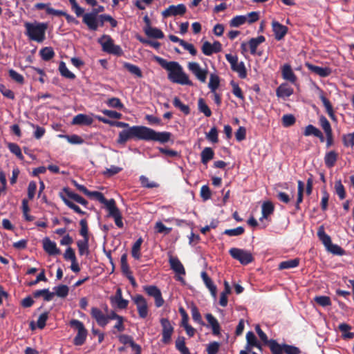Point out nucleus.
Listing matches in <instances>:
<instances>
[{"instance_id":"nucleus-40","label":"nucleus","mask_w":354,"mask_h":354,"mask_svg":"<svg viewBox=\"0 0 354 354\" xmlns=\"http://www.w3.org/2000/svg\"><path fill=\"white\" fill-rule=\"evenodd\" d=\"M142 239L139 238L133 244L131 250V255L136 259H139L141 257L140 252L141 245L142 243Z\"/></svg>"},{"instance_id":"nucleus-13","label":"nucleus","mask_w":354,"mask_h":354,"mask_svg":"<svg viewBox=\"0 0 354 354\" xmlns=\"http://www.w3.org/2000/svg\"><path fill=\"white\" fill-rule=\"evenodd\" d=\"M134 304L136 305L139 317L145 319L147 317L149 310L147 300L141 295H137L133 298Z\"/></svg>"},{"instance_id":"nucleus-15","label":"nucleus","mask_w":354,"mask_h":354,"mask_svg":"<svg viewBox=\"0 0 354 354\" xmlns=\"http://www.w3.org/2000/svg\"><path fill=\"white\" fill-rule=\"evenodd\" d=\"M319 97L321 101L323 103L324 106L325 107L326 112L328 113V116L331 120L336 121L337 118L335 115V111L333 110V106L328 98L325 96L324 92L322 90H319Z\"/></svg>"},{"instance_id":"nucleus-31","label":"nucleus","mask_w":354,"mask_h":354,"mask_svg":"<svg viewBox=\"0 0 354 354\" xmlns=\"http://www.w3.org/2000/svg\"><path fill=\"white\" fill-rule=\"evenodd\" d=\"M317 236L326 248L332 243L330 236L325 232L324 227L322 225L318 229Z\"/></svg>"},{"instance_id":"nucleus-25","label":"nucleus","mask_w":354,"mask_h":354,"mask_svg":"<svg viewBox=\"0 0 354 354\" xmlns=\"http://www.w3.org/2000/svg\"><path fill=\"white\" fill-rule=\"evenodd\" d=\"M93 122V120L91 117L85 115V114H78L75 115L73 119L72 123L73 124L78 125H91Z\"/></svg>"},{"instance_id":"nucleus-50","label":"nucleus","mask_w":354,"mask_h":354,"mask_svg":"<svg viewBox=\"0 0 354 354\" xmlns=\"http://www.w3.org/2000/svg\"><path fill=\"white\" fill-rule=\"evenodd\" d=\"M314 301L320 306L326 307L331 305V301L329 297L324 295L316 296Z\"/></svg>"},{"instance_id":"nucleus-18","label":"nucleus","mask_w":354,"mask_h":354,"mask_svg":"<svg viewBox=\"0 0 354 354\" xmlns=\"http://www.w3.org/2000/svg\"><path fill=\"white\" fill-rule=\"evenodd\" d=\"M43 248L49 255H57L60 254V250L57 248L56 243L50 241L48 237L43 240Z\"/></svg>"},{"instance_id":"nucleus-16","label":"nucleus","mask_w":354,"mask_h":354,"mask_svg":"<svg viewBox=\"0 0 354 354\" xmlns=\"http://www.w3.org/2000/svg\"><path fill=\"white\" fill-rule=\"evenodd\" d=\"M169 263L171 269L173 270L176 274L180 275L185 274V270L184 268V266L177 257L170 255L169 259Z\"/></svg>"},{"instance_id":"nucleus-36","label":"nucleus","mask_w":354,"mask_h":354,"mask_svg":"<svg viewBox=\"0 0 354 354\" xmlns=\"http://www.w3.org/2000/svg\"><path fill=\"white\" fill-rule=\"evenodd\" d=\"M39 55L44 61H49L55 56V52L52 47H44L39 51Z\"/></svg>"},{"instance_id":"nucleus-55","label":"nucleus","mask_w":354,"mask_h":354,"mask_svg":"<svg viewBox=\"0 0 354 354\" xmlns=\"http://www.w3.org/2000/svg\"><path fill=\"white\" fill-rule=\"evenodd\" d=\"M106 104L111 108H115L118 109H122L124 108V104L121 102L120 100L118 97H111L108 99L106 101Z\"/></svg>"},{"instance_id":"nucleus-5","label":"nucleus","mask_w":354,"mask_h":354,"mask_svg":"<svg viewBox=\"0 0 354 354\" xmlns=\"http://www.w3.org/2000/svg\"><path fill=\"white\" fill-rule=\"evenodd\" d=\"M97 42L102 46V50L105 53L117 56H121L123 54L121 47L114 44L110 35H103L97 39Z\"/></svg>"},{"instance_id":"nucleus-10","label":"nucleus","mask_w":354,"mask_h":354,"mask_svg":"<svg viewBox=\"0 0 354 354\" xmlns=\"http://www.w3.org/2000/svg\"><path fill=\"white\" fill-rule=\"evenodd\" d=\"M188 69L196 77V78L202 83H205L208 74L207 68H202L197 62H189L187 65Z\"/></svg>"},{"instance_id":"nucleus-20","label":"nucleus","mask_w":354,"mask_h":354,"mask_svg":"<svg viewBox=\"0 0 354 354\" xmlns=\"http://www.w3.org/2000/svg\"><path fill=\"white\" fill-rule=\"evenodd\" d=\"M107 210L109 211V216L114 218L115 225L118 227H122L124 225L122 222V215L119 209L116 207L115 203L113 204L112 206H110L109 208L107 209Z\"/></svg>"},{"instance_id":"nucleus-19","label":"nucleus","mask_w":354,"mask_h":354,"mask_svg":"<svg viewBox=\"0 0 354 354\" xmlns=\"http://www.w3.org/2000/svg\"><path fill=\"white\" fill-rule=\"evenodd\" d=\"M272 27L274 37L277 40H281L286 35L288 31V28L286 26L281 25L276 21H272Z\"/></svg>"},{"instance_id":"nucleus-46","label":"nucleus","mask_w":354,"mask_h":354,"mask_svg":"<svg viewBox=\"0 0 354 354\" xmlns=\"http://www.w3.org/2000/svg\"><path fill=\"white\" fill-rule=\"evenodd\" d=\"M198 106L200 112L203 113L206 117H210L212 111L203 98H199Z\"/></svg>"},{"instance_id":"nucleus-52","label":"nucleus","mask_w":354,"mask_h":354,"mask_svg":"<svg viewBox=\"0 0 354 354\" xmlns=\"http://www.w3.org/2000/svg\"><path fill=\"white\" fill-rule=\"evenodd\" d=\"M8 147L9 150L14 153L19 159L24 160V156L21 153L19 146L16 143H8Z\"/></svg>"},{"instance_id":"nucleus-17","label":"nucleus","mask_w":354,"mask_h":354,"mask_svg":"<svg viewBox=\"0 0 354 354\" xmlns=\"http://www.w3.org/2000/svg\"><path fill=\"white\" fill-rule=\"evenodd\" d=\"M91 315L99 326L104 327L107 324L106 315L99 308L93 307L91 310Z\"/></svg>"},{"instance_id":"nucleus-24","label":"nucleus","mask_w":354,"mask_h":354,"mask_svg":"<svg viewBox=\"0 0 354 354\" xmlns=\"http://www.w3.org/2000/svg\"><path fill=\"white\" fill-rule=\"evenodd\" d=\"M303 134L305 136H313L316 138H318L321 142H324V137L322 131L313 124L307 125L304 129Z\"/></svg>"},{"instance_id":"nucleus-59","label":"nucleus","mask_w":354,"mask_h":354,"mask_svg":"<svg viewBox=\"0 0 354 354\" xmlns=\"http://www.w3.org/2000/svg\"><path fill=\"white\" fill-rule=\"evenodd\" d=\"M8 74L10 77L17 83H19L20 84H23L24 83V78L23 75L19 74L15 70L10 69L8 71Z\"/></svg>"},{"instance_id":"nucleus-43","label":"nucleus","mask_w":354,"mask_h":354,"mask_svg":"<svg viewBox=\"0 0 354 354\" xmlns=\"http://www.w3.org/2000/svg\"><path fill=\"white\" fill-rule=\"evenodd\" d=\"M124 67L126 68L129 73L137 76L138 77H141L142 76V73L140 68L136 65H133L130 63L125 62L124 64Z\"/></svg>"},{"instance_id":"nucleus-28","label":"nucleus","mask_w":354,"mask_h":354,"mask_svg":"<svg viewBox=\"0 0 354 354\" xmlns=\"http://www.w3.org/2000/svg\"><path fill=\"white\" fill-rule=\"evenodd\" d=\"M32 296L35 298L43 297L44 301H50L53 299L55 293L54 292H50L49 290L46 288L35 290L32 292Z\"/></svg>"},{"instance_id":"nucleus-14","label":"nucleus","mask_w":354,"mask_h":354,"mask_svg":"<svg viewBox=\"0 0 354 354\" xmlns=\"http://www.w3.org/2000/svg\"><path fill=\"white\" fill-rule=\"evenodd\" d=\"M187 11L186 6L184 4H178L177 6H169L167 9L162 12L164 18L171 16L183 15Z\"/></svg>"},{"instance_id":"nucleus-30","label":"nucleus","mask_w":354,"mask_h":354,"mask_svg":"<svg viewBox=\"0 0 354 354\" xmlns=\"http://www.w3.org/2000/svg\"><path fill=\"white\" fill-rule=\"evenodd\" d=\"M338 158V154L335 151L327 152L324 156V163L328 168L335 166Z\"/></svg>"},{"instance_id":"nucleus-3","label":"nucleus","mask_w":354,"mask_h":354,"mask_svg":"<svg viewBox=\"0 0 354 354\" xmlns=\"http://www.w3.org/2000/svg\"><path fill=\"white\" fill-rule=\"evenodd\" d=\"M146 132L147 127L145 126L136 125L124 129L119 133L117 143L124 145L131 139L145 140Z\"/></svg>"},{"instance_id":"nucleus-63","label":"nucleus","mask_w":354,"mask_h":354,"mask_svg":"<svg viewBox=\"0 0 354 354\" xmlns=\"http://www.w3.org/2000/svg\"><path fill=\"white\" fill-rule=\"evenodd\" d=\"M319 124L321 125L322 128L324 131L325 133L332 132L330 124L325 116H324V115L320 116Z\"/></svg>"},{"instance_id":"nucleus-23","label":"nucleus","mask_w":354,"mask_h":354,"mask_svg":"<svg viewBox=\"0 0 354 354\" xmlns=\"http://www.w3.org/2000/svg\"><path fill=\"white\" fill-rule=\"evenodd\" d=\"M306 66L311 72L322 77H328L331 73V69L328 67H320L308 63L306 64Z\"/></svg>"},{"instance_id":"nucleus-38","label":"nucleus","mask_w":354,"mask_h":354,"mask_svg":"<svg viewBox=\"0 0 354 354\" xmlns=\"http://www.w3.org/2000/svg\"><path fill=\"white\" fill-rule=\"evenodd\" d=\"M219 84H220L219 77L214 73L210 74L208 87L211 90V92L216 91V90L218 88Z\"/></svg>"},{"instance_id":"nucleus-8","label":"nucleus","mask_w":354,"mask_h":354,"mask_svg":"<svg viewBox=\"0 0 354 354\" xmlns=\"http://www.w3.org/2000/svg\"><path fill=\"white\" fill-rule=\"evenodd\" d=\"M225 58L230 64L231 69L237 73L240 78L244 79L247 77V71L245 64L243 62H238L237 56L232 55L231 54H226Z\"/></svg>"},{"instance_id":"nucleus-11","label":"nucleus","mask_w":354,"mask_h":354,"mask_svg":"<svg viewBox=\"0 0 354 354\" xmlns=\"http://www.w3.org/2000/svg\"><path fill=\"white\" fill-rule=\"evenodd\" d=\"M162 330V342L165 344L170 343L171 335L174 333V327L167 318H161L160 320Z\"/></svg>"},{"instance_id":"nucleus-29","label":"nucleus","mask_w":354,"mask_h":354,"mask_svg":"<svg viewBox=\"0 0 354 354\" xmlns=\"http://www.w3.org/2000/svg\"><path fill=\"white\" fill-rule=\"evenodd\" d=\"M145 32L151 38L162 39L164 37V33L161 30L151 27V26H147V27H145Z\"/></svg>"},{"instance_id":"nucleus-6","label":"nucleus","mask_w":354,"mask_h":354,"mask_svg":"<svg viewBox=\"0 0 354 354\" xmlns=\"http://www.w3.org/2000/svg\"><path fill=\"white\" fill-rule=\"evenodd\" d=\"M229 253L233 259L243 265H248L254 261L252 253L243 249L232 248L229 250Z\"/></svg>"},{"instance_id":"nucleus-51","label":"nucleus","mask_w":354,"mask_h":354,"mask_svg":"<svg viewBox=\"0 0 354 354\" xmlns=\"http://www.w3.org/2000/svg\"><path fill=\"white\" fill-rule=\"evenodd\" d=\"M35 9L36 10H43L45 9L46 12L48 15H52L55 16V13L52 11H57L50 7V3H37L34 6Z\"/></svg>"},{"instance_id":"nucleus-42","label":"nucleus","mask_w":354,"mask_h":354,"mask_svg":"<svg viewBox=\"0 0 354 354\" xmlns=\"http://www.w3.org/2000/svg\"><path fill=\"white\" fill-rule=\"evenodd\" d=\"M326 250L338 256H342L345 254V250L337 244L331 243L326 248Z\"/></svg>"},{"instance_id":"nucleus-45","label":"nucleus","mask_w":354,"mask_h":354,"mask_svg":"<svg viewBox=\"0 0 354 354\" xmlns=\"http://www.w3.org/2000/svg\"><path fill=\"white\" fill-rule=\"evenodd\" d=\"M191 313H192V319L194 322H196L201 325L205 324L202 319L201 313H200L197 306L194 304H192L191 306Z\"/></svg>"},{"instance_id":"nucleus-41","label":"nucleus","mask_w":354,"mask_h":354,"mask_svg":"<svg viewBox=\"0 0 354 354\" xmlns=\"http://www.w3.org/2000/svg\"><path fill=\"white\" fill-rule=\"evenodd\" d=\"M173 104L176 108L179 109L185 115H189L190 113L189 106L183 104L178 97L174 98Z\"/></svg>"},{"instance_id":"nucleus-21","label":"nucleus","mask_w":354,"mask_h":354,"mask_svg":"<svg viewBox=\"0 0 354 354\" xmlns=\"http://www.w3.org/2000/svg\"><path fill=\"white\" fill-rule=\"evenodd\" d=\"M268 346H269L272 354H288V344H283V345H280L276 340L270 339Z\"/></svg>"},{"instance_id":"nucleus-27","label":"nucleus","mask_w":354,"mask_h":354,"mask_svg":"<svg viewBox=\"0 0 354 354\" xmlns=\"http://www.w3.org/2000/svg\"><path fill=\"white\" fill-rule=\"evenodd\" d=\"M205 318L212 327V333L214 335H218L221 332V326L218 320L210 313L206 314Z\"/></svg>"},{"instance_id":"nucleus-37","label":"nucleus","mask_w":354,"mask_h":354,"mask_svg":"<svg viewBox=\"0 0 354 354\" xmlns=\"http://www.w3.org/2000/svg\"><path fill=\"white\" fill-rule=\"evenodd\" d=\"M184 337H178L176 340V348L181 354H190L188 348L185 346Z\"/></svg>"},{"instance_id":"nucleus-61","label":"nucleus","mask_w":354,"mask_h":354,"mask_svg":"<svg viewBox=\"0 0 354 354\" xmlns=\"http://www.w3.org/2000/svg\"><path fill=\"white\" fill-rule=\"evenodd\" d=\"M206 138L211 141L212 143L218 142V130L216 127H213L210 131L206 133Z\"/></svg>"},{"instance_id":"nucleus-49","label":"nucleus","mask_w":354,"mask_h":354,"mask_svg":"<svg viewBox=\"0 0 354 354\" xmlns=\"http://www.w3.org/2000/svg\"><path fill=\"white\" fill-rule=\"evenodd\" d=\"M55 290V295H56L57 297L64 298L68 294V287L66 285H59L54 288Z\"/></svg>"},{"instance_id":"nucleus-33","label":"nucleus","mask_w":354,"mask_h":354,"mask_svg":"<svg viewBox=\"0 0 354 354\" xmlns=\"http://www.w3.org/2000/svg\"><path fill=\"white\" fill-rule=\"evenodd\" d=\"M88 335V331L86 329L77 331V335L73 339V344L75 346H82L83 345L86 339V337Z\"/></svg>"},{"instance_id":"nucleus-58","label":"nucleus","mask_w":354,"mask_h":354,"mask_svg":"<svg viewBox=\"0 0 354 354\" xmlns=\"http://www.w3.org/2000/svg\"><path fill=\"white\" fill-rule=\"evenodd\" d=\"M277 95L279 98L286 100L288 97V84H282L277 89Z\"/></svg>"},{"instance_id":"nucleus-12","label":"nucleus","mask_w":354,"mask_h":354,"mask_svg":"<svg viewBox=\"0 0 354 354\" xmlns=\"http://www.w3.org/2000/svg\"><path fill=\"white\" fill-rule=\"evenodd\" d=\"M143 288L149 296L154 298L155 305L157 308H160L164 304L165 301L162 297L161 291L157 286H145Z\"/></svg>"},{"instance_id":"nucleus-35","label":"nucleus","mask_w":354,"mask_h":354,"mask_svg":"<svg viewBox=\"0 0 354 354\" xmlns=\"http://www.w3.org/2000/svg\"><path fill=\"white\" fill-rule=\"evenodd\" d=\"M88 241L89 239H83L82 240H79L77 242V245L79 250L80 255L82 256L84 254H88Z\"/></svg>"},{"instance_id":"nucleus-48","label":"nucleus","mask_w":354,"mask_h":354,"mask_svg":"<svg viewBox=\"0 0 354 354\" xmlns=\"http://www.w3.org/2000/svg\"><path fill=\"white\" fill-rule=\"evenodd\" d=\"M274 211V205L270 201L264 202L262 205V215L263 218H267L272 214Z\"/></svg>"},{"instance_id":"nucleus-4","label":"nucleus","mask_w":354,"mask_h":354,"mask_svg":"<svg viewBox=\"0 0 354 354\" xmlns=\"http://www.w3.org/2000/svg\"><path fill=\"white\" fill-rule=\"evenodd\" d=\"M24 27L26 28L25 35L31 41L41 43L46 39V31L48 28V24L43 22L35 21L25 22Z\"/></svg>"},{"instance_id":"nucleus-7","label":"nucleus","mask_w":354,"mask_h":354,"mask_svg":"<svg viewBox=\"0 0 354 354\" xmlns=\"http://www.w3.org/2000/svg\"><path fill=\"white\" fill-rule=\"evenodd\" d=\"M171 137V133L167 131L157 132L147 127L145 141H155L160 143L168 142Z\"/></svg>"},{"instance_id":"nucleus-1","label":"nucleus","mask_w":354,"mask_h":354,"mask_svg":"<svg viewBox=\"0 0 354 354\" xmlns=\"http://www.w3.org/2000/svg\"><path fill=\"white\" fill-rule=\"evenodd\" d=\"M155 60L168 71V79L173 83L181 85L192 86L188 75L183 71V67L177 62H167L166 59L155 57Z\"/></svg>"},{"instance_id":"nucleus-34","label":"nucleus","mask_w":354,"mask_h":354,"mask_svg":"<svg viewBox=\"0 0 354 354\" xmlns=\"http://www.w3.org/2000/svg\"><path fill=\"white\" fill-rule=\"evenodd\" d=\"M338 328L342 333L344 339H352L354 337V333L349 332L351 329V326L349 324L342 323L339 325Z\"/></svg>"},{"instance_id":"nucleus-60","label":"nucleus","mask_w":354,"mask_h":354,"mask_svg":"<svg viewBox=\"0 0 354 354\" xmlns=\"http://www.w3.org/2000/svg\"><path fill=\"white\" fill-rule=\"evenodd\" d=\"M97 196H96L95 199L97 200L101 203L105 205L106 209H109L110 206H112L113 204L115 203V201L114 199H113V198H111L110 200L106 199L105 197L104 196L103 194L100 192H99L98 194H97Z\"/></svg>"},{"instance_id":"nucleus-9","label":"nucleus","mask_w":354,"mask_h":354,"mask_svg":"<svg viewBox=\"0 0 354 354\" xmlns=\"http://www.w3.org/2000/svg\"><path fill=\"white\" fill-rule=\"evenodd\" d=\"M104 10V8L102 6H99L97 8H93L91 12L85 13L83 15L82 22L86 25L88 29H95L97 16L99 12H102Z\"/></svg>"},{"instance_id":"nucleus-62","label":"nucleus","mask_w":354,"mask_h":354,"mask_svg":"<svg viewBox=\"0 0 354 354\" xmlns=\"http://www.w3.org/2000/svg\"><path fill=\"white\" fill-rule=\"evenodd\" d=\"M120 263H121V270L122 273L126 275L131 271L130 270L129 266L127 263V254H123L121 257L120 259Z\"/></svg>"},{"instance_id":"nucleus-2","label":"nucleus","mask_w":354,"mask_h":354,"mask_svg":"<svg viewBox=\"0 0 354 354\" xmlns=\"http://www.w3.org/2000/svg\"><path fill=\"white\" fill-rule=\"evenodd\" d=\"M59 196L63 201L64 204L73 209L75 212L81 215L86 214L85 212L82 211L79 207V206L75 205L71 200H73L74 201L82 205L84 207H87L88 204V201L79 194L72 192L68 187H64L62 190L59 193Z\"/></svg>"},{"instance_id":"nucleus-54","label":"nucleus","mask_w":354,"mask_h":354,"mask_svg":"<svg viewBox=\"0 0 354 354\" xmlns=\"http://www.w3.org/2000/svg\"><path fill=\"white\" fill-rule=\"evenodd\" d=\"M247 21V17L243 15H238L232 19L230 22L231 27H239Z\"/></svg>"},{"instance_id":"nucleus-44","label":"nucleus","mask_w":354,"mask_h":354,"mask_svg":"<svg viewBox=\"0 0 354 354\" xmlns=\"http://www.w3.org/2000/svg\"><path fill=\"white\" fill-rule=\"evenodd\" d=\"M321 192L322 194V199H321V203H320L321 209L322 211L325 212L328 209V200H329L330 195L328 193L326 187H323L322 189Z\"/></svg>"},{"instance_id":"nucleus-47","label":"nucleus","mask_w":354,"mask_h":354,"mask_svg":"<svg viewBox=\"0 0 354 354\" xmlns=\"http://www.w3.org/2000/svg\"><path fill=\"white\" fill-rule=\"evenodd\" d=\"M335 193L337 194L340 200H344L346 198V191L344 185L340 180L335 183Z\"/></svg>"},{"instance_id":"nucleus-53","label":"nucleus","mask_w":354,"mask_h":354,"mask_svg":"<svg viewBox=\"0 0 354 354\" xmlns=\"http://www.w3.org/2000/svg\"><path fill=\"white\" fill-rule=\"evenodd\" d=\"M80 225L81 227L80 230V234L83 237V239H89L87 221L85 218L82 219L80 221Z\"/></svg>"},{"instance_id":"nucleus-39","label":"nucleus","mask_w":354,"mask_h":354,"mask_svg":"<svg viewBox=\"0 0 354 354\" xmlns=\"http://www.w3.org/2000/svg\"><path fill=\"white\" fill-rule=\"evenodd\" d=\"M59 71L60 74L64 77H66L70 80H73L75 78V74L68 69V68L66 66V64L64 62H61L59 63Z\"/></svg>"},{"instance_id":"nucleus-64","label":"nucleus","mask_w":354,"mask_h":354,"mask_svg":"<svg viewBox=\"0 0 354 354\" xmlns=\"http://www.w3.org/2000/svg\"><path fill=\"white\" fill-rule=\"evenodd\" d=\"M343 144L345 147H353L354 146V133H348L343 136L342 138Z\"/></svg>"},{"instance_id":"nucleus-56","label":"nucleus","mask_w":354,"mask_h":354,"mask_svg":"<svg viewBox=\"0 0 354 354\" xmlns=\"http://www.w3.org/2000/svg\"><path fill=\"white\" fill-rule=\"evenodd\" d=\"M22 211H23V214L26 221H32L35 219V217L33 216H30L28 214V212L30 211V209L28 207V200L26 198H24L22 200Z\"/></svg>"},{"instance_id":"nucleus-26","label":"nucleus","mask_w":354,"mask_h":354,"mask_svg":"<svg viewBox=\"0 0 354 354\" xmlns=\"http://www.w3.org/2000/svg\"><path fill=\"white\" fill-rule=\"evenodd\" d=\"M201 277H202L203 281L204 283L205 284L206 287L210 291L212 295L214 298H216L217 288H216V286L214 284L212 280L209 277V276L206 272H201Z\"/></svg>"},{"instance_id":"nucleus-22","label":"nucleus","mask_w":354,"mask_h":354,"mask_svg":"<svg viewBox=\"0 0 354 354\" xmlns=\"http://www.w3.org/2000/svg\"><path fill=\"white\" fill-rule=\"evenodd\" d=\"M246 340H247V346H246L247 351L251 352L252 347H257L260 351H261V349H262L261 345L257 340V338L253 332L249 331L247 333Z\"/></svg>"},{"instance_id":"nucleus-57","label":"nucleus","mask_w":354,"mask_h":354,"mask_svg":"<svg viewBox=\"0 0 354 354\" xmlns=\"http://www.w3.org/2000/svg\"><path fill=\"white\" fill-rule=\"evenodd\" d=\"M244 232V227L239 226L234 229H227L223 232V234L230 236H236L243 234Z\"/></svg>"},{"instance_id":"nucleus-32","label":"nucleus","mask_w":354,"mask_h":354,"mask_svg":"<svg viewBox=\"0 0 354 354\" xmlns=\"http://www.w3.org/2000/svg\"><path fill=\"white\" fill-rule=\"evenodd\" d=\"M214 152L210 147H205L201 153V162L206 165L209 160L214 158Z\"/></svg>"}]
</instances>
